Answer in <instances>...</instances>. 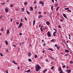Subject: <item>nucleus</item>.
<instances>
[{
	"mask_svg": "<svg viewBox=\"0 0 73 73\" xmlns=\"http://www.w3.org/2000/svg\"><path fill=\"white\" fill-rule=\"evenodd\" d=\"M69 37H70L71 36H70V35H69Z\"/></svg>",
	"mask_w": 73,
	"mask_h": 73,
	"instance_id": "69168bd1",
	"label": "nucleus"
},
{
	"mask_svg": "<svg viewBox=\"0 0 73 73\" xmlns=\"http://www.w3.org/2000/svg\"><path fill=\"white\" fill-rule=\"evenodd\" d=\"M65 56H68V54H66L65 55Z\"/></svg>",
	"mask_w": 73,
	"mask_h": 73,
	"instance_id": "37998d69",
	"label": "nucleus"
},
{
	"mask_svg": "<svg viewBox=\"0 0 73 73\" xmlns=\"http://www.w3.org/2000/svg\"><path fill=\"white\" fill-rule=\"evenodd\" d=\"M13 64H14L15 65H17V63L15 61H13Z\"/></svg>",
	"mask_w": 73,
	"mask_h": 73,
	"instance_id": "4468645a",
	"label": "nucleus"
},
{
	"mask_svg": "<svg viewBox=\"0 0 73 73\" xmlns=\"http://www.w3.org/2000/svg\"><path fill=\"white\" fill-rule=\"evenodd\" d=\"M5 43L6 45H8V43L7 41H5Z\"/></svg>",
	"mask_w": 73,
	"mask_h": 73,
	"instance_id": "aec40b11",
	"label": "nucleus"
},
{
	"mask_svg": "<svg viewBox=\"0 0 73 73\" xmlns=\"http://www.w3.org/2000/svg\"><path fill=\"white\" fill-rule=\"evenodd\" d=\"M45 52V50H43L42 51V53H44Z\"/></svg>",
	"mask_w": 73,
	"mask_h": 73,
	"instance_id": "8fccbe9b",
	"label": "nucleus"
},
{
	"mask_svg": "<svg viewBox=\"0 0 73 73\" xmlns=\"http://www.w3.org/2000/svg\"><path fill=\"white\" fill-rule=\"evenodd\" d=\"M68 12H72V11H71L70 10H68Z\"/></svg>",
	"mask_w": 73,
	"mask_h": 73,
	"instance_id": "e433bc0d",
	"label": "nucleus"
},
{
	"mask_svg": "<svg viewBox=\"0 0 73 73\" xmlns=\"http://www.w3.org/2000/svg\"><path fill=\"white\" fill-rule=\"evenodd\" d=\"M57 49H58V50L60 49V46H58L56 47Z\"/></svg>",
	"mask_w": 73,
	"mask_h": 73,
	"instance_id": "7c9ffc66",
	"label": "nucleus"
},
{
	"mask_svg": "<svg viewBox=\"0 0 73 73\" xmlns=\"http://www.w3.org/2000/svg\"><path fill=\"white\" fill-rule=\"evenodd\" d=\"M53 36H56V34L53 33Z\"/></svg>",
	"mask_w": 73,
	"mask_h": 73,
	"instance_id": "58836bf2",
	"label": "nucleus"
},
{
	"mask_svg": "<svg viewBox=\"0 0 73 73\" xmlns=\"http://www.w3.org/2000/svg\"><path fill=\"white\" fill-rule=\"evenodd\" d=\"M70 64H73V61L71 60L70 62Z\"/></svg>",
	"mask_w": 73,
	"mask_h": 73,
	"instance_id": "5701e85b",
	"label": "nucleus"
},
{
	"mask_svg": "<svg viewBox=\"0 0 73 73\" xmlns=\"http://www.w3.org/2000/svg\"><path fill=\"white\" fill-rule=\"evenodd\" d=\"M28 60L29 62H32V60L31 59H29Z\"/></svg>",
	"mask_w": 73,
	"mask_h": 73,
	"instance_id": "c85d7f7f",
	"label": "nucleus"
},
{
	"mask_svg": "<svg viewBox=\"0 0 73 73\" xmlns=\"http://www.w3.org/2000/svg\"><path fill=\"white\" fill-rule=\"evenodd\" d=\"M58 27L59 28H61V26H58Z\"/></svg>",
	"mask_w": 73,
	"mask_h": 73,
	"instance_id": "603ef678",
	"label": "nucleus"
},
{
	"mask_svg": "<svg viewBox=\"0 0 73 73\" xmlns=\"http://www.w3.org/2000/svg\"><path fill=\"white\" fill-rule=\"evenodd\" d=\"M10 20H11V22H12V21H13L12 19H10Z\"/></svg>",
	"mask_w": 73,
	"mask_h": 73,
	"instance_id": "864d4df0",
	"label": "nucleus"
},
{
	"mask_svg": "<svg viewBox=\"0 0 73 73\" xmlns=\"http://www.w3.org/2000/svg\"><path fill=\"white\" fill-rule=\"evenodd\" d=\"M18 51V52H19L20 51V47L19 48Z\"/></svg>",
	"mask_w": 73,
	"mask_h": 73,
	"instance_id": "3c124183",
	"label": "nucleus"
},
{
	"mask_svg": "<svg viewBox=\"0 0 73 73\" xmlns=\"http://www.w3.org/2000/svg\"><path fill=\"white\" fill-rule=\"evenodd\" d=\"M42 15H39L38 16V17L39 19H40V18H41V17H42Z\"/></svg>",
	"mask_w": 73,
	"mask_h": 73,
	"instance_id": "4be33fe9",
	"label": "nucleus"
},
{
	"mask_svg": "<svg viewBox=\"0 0 73 73\" xmlns=\"http://www.w3.org/2000/svg\"><path fill=\"white\" fill-rule=\"evenodd\" d=\"M22 11H24V8H22L21 9Z\"/></svg>",
	"mask_w": 73,
	"mask_h": 73,
	"instance_id": "cd10ccee",
	"label": "nucleus"
},
{
	"mask_svg": "<svg viewBox=\"0 0 73 73\" xmlns=\"http://www.w3.org/2000/svg\"><path fill=\"white\" fill-rule=\"evenodd\" d=\"M5 4V3H2V5H4Z\"/></svg>",
	"mask_w": 73,
	"mask_h": 73,
	"instance_id": "de8ad7c7",
	"label": "nucleus"
},
{
	"mask_svg": "<svg viewBox=\"0 0 73 73\" xmlns=\"http://www.w3.org/2000/svg\"><path fill=\"white\" fill-rule=\"evenodd\" d=\"M24 4V5H27V4H28V3H27V2H25Z\"/></svg>",
	"mask_w": 73,
	"mask_h": 73,
	"instance_id": "412c9836",
	"label": "nucleus"
},
{
	"mask_svg": "<svg viewBox=\"0 0 73 73\" xmlns=\"http://www.w3.org/2000/svg\"><path fill=\"white\" fill-rule=\"evenodd\" d=\"M46 24L47 25H50V23L49 21H47L46 22Z\"/></svg>",
	"mask_w": 73,
	"mask_h": 73,
	"instance_id": "9d476101",
	"label": "nucleus"
},
{
	"mask_svg": "<svg viewBox=\"0 0 73 73\" xmlns=\"http://www.w3.org/2000/svg\"><path fill=\"white\" fill-rule=\"evenodd\" d=\"M58 9H59V7H58L56 9V11H58Z\"/></svg>",
	"mask_w": 73,
	"mask_h": 73,
	"instance_id": "c9c22d12",
	"label": "nucleus"
},
{
	"mask_svg": "<svg viewBox=\"0 0 73 73\" xmlns=\"http://www.w3.org/2000/svg\"><path fill=\"white\" fill-rule=\"evenodd\" d=\"M6 34L7 35H8V34H9V30L7 29V32Z\"/></svg>",
	"mask_w": 73,
	"mask_h": 73,
	"instance_id": "39448f33",
	"label": "nucleus"
},
{
	"mask_svg": "<svg viewBox=\"0 0 73 73\" xmlns=\"http://www.w3.org/2000/svg\"><path fill=\"white\" fill-rule=\"evenodd\" d=\"M35 22H36V21H35V20H34L33 21V26H34L35 25Z\"/></svg>",
	"mask_w": 73,
	"mask_h": 73,
	"instance_id": "f8f14e48",
	"label": "nucleus"
},
{
	"mask_svg": "<svg viewBox=\"0 0 73 73\" xmlns=\"http://www.w3.org/2000/svg\"><path fill=\"white\" fill-rule=\"evenodd\" d=\"M29 24H32V23H31V22H30L29 23Z\"/></svg>",
	"mask_w": 73,
	"mask_h": 73,
	"instance_id": "4d7b16f0",
	"label": "nucleus"
},
{
	"mask_svg": "<svg viewBox=\"0 0 73 73\" xmlns=\"http://www.w3.org/2000/svg\"><path fill=\"white\" fill-rule=\"evenodd\" d=\"M54 69V66H52V67L51 68V70H53V69Z\"/></svg>",
	"mask_w": 73,
	"mask_h": 73,
	"instance_id": "c756f323",
	"label": "nucleus"
},
{
	"mask_svg": "<svg viewBox=\"0 0 73 73\" xmlns=\"http://www.w3.org/2000/svg\"><path fill=\"white\" fill-rule=\"evenodd\" d=\"M47 35L48 37H51V33H50V32H48L47 33Z\"/></svg>",
	"mask_w": 73,
	"mask_h": 73,
	"instance_id": "f03ea898",
	"label": "nucleus"
},
{
	"mask_svg": "<svg viewBox=\"0 0 73 73\" xmlns=\"http://www.w3.org/2000/svg\"><path fill=\"white\" fill-rule=\"evenodd\" d=\"M39 4H42V6H43V5H44V2H43L42 1H40L39 2Z\"/></svg>",
	"mask_w": 73,
	"mask_h": 73,
	"instance_id": "20e7f679",
	"label": "nucleus"
},
{
	"mask_svg": "<svg viewBox=\"0 0 73 73\" xmlns=\"http://www.w3.org/2000/svg\"><path fill=\"white\" fill-rule=\"evenodd\" d=\"M55 47H57V45L56 44L55 45Z\"/></svg>",
	"mask_w": 73,
	"mask_h": 73,
	"instance_id": "09e8293b",
	"label": "nucleus"
},
{
	"mask_svg": "<svg viewBox=\"0 0 73 73\" xmlns=\"http://www.w3.org/2000/svg\"><path fill=\"white\" fill-rule=\"evenodd\" d=\"M13 46H14V47H16V46L15 45H14Z\"/></svg>",
	"mask_w": 73,
	"mask_h": 73,
	"instance_id": "c03bdc74",
	"label": "nucleus"
},
{
	"mask_svg": "<svg viewBox=\"0 0 73 73\" xmlns=\"http://www.w3.org/2000/svg\"><path fill=\"white\" fill-rule=\"evenodd\" d=\"M60 73H63V71H60Z\"/></svg>",
	"mask_w": 73,
	"mask_h": 73,
	"instance_id": "ea45409f",
	"label": "nucleus"
},
{
	"mask_svg": "<svg viewBox=\"0 0 73 73\" xmlns=\"http://www.w3.org/2000/svg\"><path fill=\"white\" fill-rule=\"evenodd\" d=\"M19 34L20 35H21V36L22 35V33H20Z\"/></svg>",
	"mask_w": 73,
	"mask_h": 73,
	"instance_id": "bf43d9fd",
	"label": "nucleus"
},
{
	"mask_svg": "<svg viewBox=\"0 0 73 73\" xmlns=\"http://www.w3.org/2000/svg\"><path fill=\"white\" fill-rule=\"evenodd\" d=\"M36 72H38L39 70H40L41 69V66L39 65L38 64H37L36 66Z\"/></svg>",
	"mask_w": 73,
	"mask_h": 73,
	"instance_id": "f257e3e1",
	"label": "nucleus"
},
{
	"mask_svg": "<svg viewBox=\"0 0 73 73\" xmlns=\"http://www.w3.org/2000/svg\"><path fill=\"white\" fill-rule=\"evenodd\" d=\"M62 68H65V65H64L62 66Z\"/></svg>",
	"mask_w": 73,
	"mask_h": 73,
	"instance_id": "4c0bfd02",
	"label": "nucleus"
},
{
	"mask_svg": "<svg viewBox=\"0 0 73 73\" xmlns=\"http://www.w3.org/2000/svg\"><path fill=\"white\" fill-rule=\"evenodd\" d=\"M1 29V32H3L4 31V29Z\"/></svg>",
	"mask_w": 73,
	"mask_h": 73,
	"instance_id": "473e14b6",
	"label": "nucleus"
},
{
	"mask_svg": "<svg viewBox=\"0 0 73 73\" xmlns=\"http://www.w3.org/2000/svg\"><path fill=\"white\" fill-rule=\"evenodd\" d=\"M65 50V52L66 53H69V50Z\"/></svg>",
	"mask_w": 73,
	"mask_h": 73,
	"instance_id": "f3484780",
	"label": "nucleus"
},
{
	"mask_svg": "<svg viewBox=\"0 0 73 73\" xmlns=\"http://www.w3.org/2000/svg\"><path fill=\"white\" fill-rule=\"evenodd\" d=\"M70 72H71V70H68V73H70Z\"/></svg>",
	"mask_w": 73,
	"mask_h": 73,
	"instance_id": "b1692460",
	"label": "nucleus"
},
{
	"mask_svg": "<svg viewBox=\"0 0 73 73\" xmlns=\"http://www.w3.org/2000/svg\"><path fill=\"white\" fill-rule=\"evenodd\" d=\"M50 58H51L52 60H54V58L52 56H50Z\"/></svg>",
	"mask_w": 73,
	"mask_h": 73,
	"instance_id": "393cba45",
	"label": "nucleus"
},
{
	"mask_svg": "<svg viewBox=\"0 0 73 73\" xmlns=\"http://www.w3.org/2000/svg\"><path fill=\"white\" fill-rule=\"evenodd\" d=\"M7 2H9V0H7L6 1Z\"/></svg>",
	"mask_w": 73,
	"mask_h": 73,
	"instance_id": "13d9d810",
	"label": "nucleus"
},
{
	"mask_svg": "<svg viewBox=\"0 0 73 73\" xmlns=\"http://www.w3.org/2000/svg\"><path fill=\"white\" fill-rule=\"evenodd\" d=\"M25 19L26 21H27V19L26 17H25Z\"/></svg>",
	"mask_w": 73,
	"mask_h": 73,
	"instance_id": "a19ab883",
	"label": "nucleus"
},
{
	"mask_svg": "<svg viewBox=\"0 0 73 73\" xmlns=\"http://www.w3.org/2000/svg\"><path fill=\"white\" fill-rule=\"evenodd\" d=\"M44 46H45V43H44Z\"/></svg>",
	"mask_w": 73,
	"mask_h": 73,
	"instance_id": "338daca9",
	"label": "nucleus"
},
{
	"mask_svg": "<svg viewBox=\"0 0 73 73\" xmlns=\"http://www.w3.org/2000/svg\"><path fill=\"white\" fill-rule=\"evenodd\" d=\"M16 24H17V25H18V24H19V23L18 22H17Z\"/></svg>",
	"mask_w": 73,
	"mask_h": 73,
	"instance_id": "49530a36",
	"label": "nucleus"
},
{
	"mask_svg": "<svg viewBox=\"0 0 73 73\" xmlns=\"http://www.w3.org/2000/svg\"><path fill=\"white\" fill-rule=\"evenodd\" d=\"M60 21H61L62 22V21H63V20H62V19H61V20H60Z\"/></svg>",
	"mask_w": 73,
	"mask_h": 73,
	"instance_id": "680f3d73",
	"label": "nucleus"
},
{
	"mask_svg": "<svg viewBox=\"0 0 73 73\" xmlns=\"http://www.w3.org/2000/svg\"><path fill=\"white\" fill-rule=\"evenodd\" d=\"M26 12L27 13V14H28V15H29L30 14V13L29 12V11H26Z\"/></svg>",
	"mask_w": 73,
	"mask_h": 73,
	"instance_id": "6ab92c4d",
	"label": "nucleus"
},
{
	"mask_svg": "<svg viewBox=\"0 0 73 73\" xmlns=\"http://www.w3.org/2000/svg\"><path fill=\"white\" fill-rule=\"evenodd\" d=\"M22 25H23V24H22L21 23H20L19 26L18 27V28H21V27H22Z\"/></svg>",
	"mask_w": 73,
	"mask_h": 73,
	"instance_id": "7ed1b4c3",
	"label": "nucleus"
},
{
	"mask_svg": "<svg viewBox=\"0 0 73 73\" xmlns=\"http://www.w3.org/2000/svg\"><path fill=\"white\" fill-rule=\"evenodd\" d=\"M39 28H40L41 27V25H40L39 26Z\"/></svg>",
	"mask_w": 73,
	"mask_h": 73,
	"instance_id": "052dcab7",
	"label": "nucleus"
},
{
	"mask_svg": "<svg viewBox=\"0 0 73 73\" xmlns=\"http://www.w3.org/2000/svg\"><path fill=\"white\" fill-rule=\"evenodd\" d=\"M61 54H64V53H63V52H61Z\"/></svg>",
	"mask_w": 73,
	"mask_h": 73,
	"instance_id": "0e129e2a",
	"label": "nucleus"
},
{
	"mask_svg": "<svg viewBox=\"0 0 73 73\" xmlns=\"http://www.w3.org/2000/svg\"><path fill=\"white\" fill-rule=\"evenodd\" d=\"M18 70H19V69H20V67H18Z\"/></svg>",
	"mask_w": 73,
	"mask_h": 73,
	"instance_id": "5fc2aeb1",
	"label": "nucleus"
},
{
	"mask_svg": "<svg viewBox=\"0 0 73 73\" xmlns=\"http://www.w3.org/2000/svg\"><path fill=\"white\" fill-rule=\"evenodd\" d=\"M58 70L59 71L62 70V69H61V67L60 66L58 68Z\"/></svg>",
	"mask_w": 73,
	"mask_h": 73,
	"instance_id": "0eeeda50",
	"label": "nucleus"
},
{
	"mask_svg": "<svg viewBox=\"0 0 73 73\" xmlns=\"http://www.w3.org/2000/svg\"><path fill=\"white\" fill-rule=\"evenodd\" d=\"M28 56L29 57H31V55H32V54H31V52H29L28 53Z\"/></svg>",
	"mask_w": 73,
	"mask_h": 73,
	"instance_id": "9b49d317",
	"label": "nucleus"
},
{
	"mask_svg": "<svg viewBox=\"0 0 73 73\" xmlns=\"http://www.w3.org/2000/svg\"><path fill=\"white\" fill-rule=\"evenodd\" d=\"M65 9V10H68V9H69V8H66Z\"/></svg>",
	"mask_w": 73,
	"mask_h": 73,
	"instance_id": "2f4dec72",
	"label": "nucleus"
},
{
	"mask_svg": "<svg viewBox=\"0 0 73 73\" xmlns=\"http://www.w3.org/2000/svg\"><path fill=\"white\" fill-rule=\"evenodd\" d=\"M30 72V70H29L27 71H26V72H27V73H29Z\"/></svg>",
	"mask_w": 73,
	"mask_h": 73,
	"instance_id": "72a5a7b5",
	"label": "nucleus"
},
{
	"mask_svg": "<svg viewBox=\"0 0 73 73\" xmlns=\"http://www.w3.org/2000/svg\"><path fill=\"white\" fill-rule=\"evenodd\" d=\"M38 14H39V15H40V14H41V12H38Z\"/></svg>",
	"mask_w": 73,
	"mask_h": 73,
	"instance_id": "a18cd8bd",
	"label": "nucleus"
},
{
	"mask_svg": "<svg viewBox=\"0 0 73 73\" xmlns=\"http://www.w3.org/2000/svg\"><path fill=\"white\" fill-rule=\"evenodd\" d=\"M0 56H1V57H3V54L2 53H0Z\"/></svg>",
	"mask_w": 73,
	"mask_h": 73,
	"instance_id": "bb28decb",
	"label": "nucleus"
},
{
	"mask_svg": "<svg viewBox=\"0 0 73 73\" xmlns=\"http://www.w3.org/2000/svg\"><path fill=\"white\" fill-rule=\"evenodd\" d=\"M11 7H13V5H11Z\"/></svg>",
	"mask_w": 73,
	"mask_h": 73,
	"instance_id": "e2e57ef3",
	"label": "nucleus"
},
{
	"mask_svg": "<svg viewBox=\"0 0 73 73\" xmlns=\"http://www.w3.org/2000/svg\"><path fill=\"white\" fill-rule=\"evenodd\" d=\"M56 33V31H55V32H54L53 33L55 34V33Z\"/></svg>",
	"mask_w": 73,
	"mask_h": 73,
	"instance_id": "6e6d98bb",
	"label": "nucleus"
},
{
	"mask_svg": "<svg viewBox=\"0 0 73 73\" xmlns=\"http://www.w3.org/2000/svg\"><path fill=\"white\" fill-rule=\"evenodd\" d=\"M35 58H37V55H36L35 56Z\"/></svg>",
	"mask_w": 73,
	"mask_h": 73,
	"instance_id": "f704fd0d",
	"label": "nucleus"
},
{
	"mask_svg": "<svg viewBox=\"0 0 73 73\" xmlns=\"http://www.w3.org/2000/svg\"><path fill=\"white\" fill-rule=\"evenodd\" d=\"M6 73H8V71L7 70L6 71Z\"/></svg>",
	"mask_w": 73,
	"mask_h": 73,
	"instance_id": "774afa93",
	"label": "nucleus"
},
{
	"mask_svg": "<svg viewBox=\"0 0 73 73\" xmlns=\"http://www.w3.org/2000/svg\"><path fill=\"white\" fill-rule=\"evenodd\" d=\"M50 41L51 42H53V41H55V40L54 39H52Z\"/></svg>",
	"mask_w": 73,
	"mask_h": 73,
	"instance_id": "a878e982",
	"label": "nucleus"
},
{
	"mask_svg": "<svg viewBox=\"0 0 73 73\" xmlns=\"http://www.w3.org/2000/svg\"><path fill=\"white\" fill-rule=\"evenodd\" d=\"M53 6H51V9L52 10V11H53Z\"/></svg>",
	"mask_w": 73,
	"mask_h": 73,
	"instance_id": "a211bd4d",
	"label": "nucleus"
},
{
	"mask_svg": "<svg viewBox=\"0 0 73 73\" xmlns=\"http://www.w3.org/2000/svg\"><path fill=\"white\" fill-rule=\"evenodd\" d=\"M58 5V4L57 3L55 5V7H57Z\"/></svg>",
	"mask_w": 73,
	"mask_h": 73,
	"instance_id": "79ce46f5",
	"label": "nucleus"
},
{
	"mask_svg": "<svg viewBox=\"0 0 73 73\" xmlns=\"http://www.w3.org/2000/svg\"><path fill=\"white\" fill-rule=\"evenodd\" d=\"M5 11L6 13H7V12H8V9L7 8H6L5 9Z\"/></svg>",
	"mask_w": 73,
	"mask_h": 73,
	"instance_id": "1a4fd4ad",
	"label": "nucleus"
},
{
	"mask_svg": "<svg viewBox=\"0 0 73 73\" xmlns=\"http://www.w3.org/2000/svg\"><path fill=\"white\" fill-rule=\"evenodd\" d=\"M63 16L64 17L66 18V19H67V17L66 16V14H63Z\"/></svg>",
	"mask_w": 73,
	"mask_h": 73,
	"instance_id": "6e6552de",
	"label": "nucleus"
},
{
	"mask_svg": "<svg viewBox=\"0 0 73 73\" xmlns=\"http://www.w3.org/2000/svg\"><path fill=\"white\" fill-rule=\"evenodd\" d=\"M30 9L31 11H33V8H32V7H30Z\"/></svg>",
	"mask_w": 73,
	"mask_h": 73,
	"instance_id": "dca6fc26",
	"label": "nucleus"
},
{
	"mask_svg": "<svg viewBox=\"0 0 73 73\" xmlns=\"http://www.w3.org/2000/svg\"><path fill=\"white\" fill-rule=\"evenodd\" d=\"M47 50H51L52 52H53V50L51 48H49L47 49Z\"/></svg>",
	"mask_w": 73,
	"mask_h": 73,
	"instance_id": "423d86ee",
	"label": "nucleus"
},
{
	"mask_svg": "<svg viewBox=\"0 0 73 73\" xmlns=\"http://www.w3.org/2000/svg\"><path fill=\"white\" fill-rule=\"evenodd\" d=\"M42 27H43V26H42L41 28H40V31L41 32H42V31H43V30H42Z\"/></svg>",
	"mask_w": 73,
	"mask_h": 73,
	"instance_id": "ddd939ff",
	"label": "nucleus"
},
{
	"mask_svg": "<svg viewBox=\"0 0 73 73\" xmlns=\"http://www.w3.org/2000/svg\"><path fill=\"white\" fill-rule=\"evenodd\" d=\"M46 71H48V70H47V69L46 70H44L43 71V73H45V72H46Z\"/></svg>",
	"mask_w": 73,
	"mask_h": 73,
	"instance_id": "2eb2a0df",
	"label": "nucleus"
}]
</instances>
